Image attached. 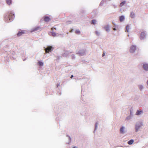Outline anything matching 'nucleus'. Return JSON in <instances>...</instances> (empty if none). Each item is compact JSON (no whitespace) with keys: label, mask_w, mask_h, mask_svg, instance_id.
<instances>
[{"label":"nucleus","mask_w":148,"mask_h":148,"mask_svg":"<svg viewBox=\"0 0 148 148\" xmlns=\"http://www.w3.org/2000/svg\"><path fill=\"white\" fill-rule=\"evenodd\" d=\"M136 49V47L135 45H132L131 46L130 51L131 53H133L134 52Z\"/></svg>","instance_id":"f257e3e1"},{"label":"nucleus","mask_w":148,"mask_h":148,"mask_svg":"<svg viewBox=\"0 0 148 148\" xmlns=\"http://www.w3.org/2000/svg\"><path fill=\"white\" fill-rule=\"evenodd\" d=\"M14 14L11 12L9 13L8 18L10 21L12 20L14 18Z\"/></svg>","instance_id":"f03ea898"},{"label":"nucleus","mask_w":148,"mask_h":148,"mask_svg":"<svg viewBox=\"0 0 148 148\" xmlns=\"http://www.w3.org/2000/svg\"><path fill=\"white\" fill-rule=\"evenodd\" d=\"M52 49V47L51 46L48 47L45 49V51L46 53H49L50 52Z\"/></svg>","instance_id":"7ed1b4c3"},{"label":"nucleus","mask_w":148,"mask_h":148,"mask_svg":"<svg viewBox=\"0 0 148 148\" xmlns=\"http://www.w3.org/2000/svg\"><path fill=\"white\" fill-rule=\"evenodd\" d=\"M146 36V34L144 32H142L141 33L140 38L141 40L143 39Z\"/></svg>","instance_id":"20e7f679"},{"label":"nucleus","mask_w":148,"mask_h":148,"mask_svg":"<svg viewBox=\"0 0 148 148\" xmlns=\"http://www.w3.org/2000/svg\"><path fill=\"white\" fill-rule=\"evenodd\" d=\"M143 67L144 70L146 71H148V64H145L143 65Z\"/></svg>","instance_id":"39448f33"},{"label":"nucleus","mask_w":148,"mask_h":148,"mask_svg":"<svg viewBox=\"0 0 148 148\" xmlns=\"http://www.w3.org/2000/svg\"><path fill=\"white\" fill-rule=\"evenodd\" d=\"M40 28L39 27H36L33 29L32 32H34L35 31L40 30Z\"/></svg>","instance_id":"423d86ee"},{"label":"nucleus","mask_w":148,"mask_h":148,"mask_svg":"<svg viewBox=\"0 0 148 148\" xmlns=\"http://www.w3.org/2000/svg\"><path fill=\"white\" fill-rule=\"evenodd\" d=\"M44 21L46 22H49L50 20V18L47 16L44 17Z\"/></svg>","instance_id":"0eeeda50"},{"label":"nucleus","mask_w":148,"mask_h":148,"mask_svg":"<svg viewBox=\"0 0 148 148\" xmlns=\"http://www.w3.org/2000/svg\"><path fill=\"white\" fill-rule=\"evenodd\" d=\"M130 16L131 18H134L135 17V14L133 12H132L130 13Z\"/></svg>","instance_id":"6e6552de"},{"label":"nucleus","mask_w":148,"mask_h":148,"mask_svg":"<svg viewBox=\"0 0 148 148\" xmlns=\"http://www.w3.org/2000/svg\"><path fill=\"white\" fill-rule=\"evenodd\" d=\"M24 32L23 31L19 32L17 34V36H20L22 34H24Z\"/></svg>","instance_id":"1a4fd4ad"},{"label":"nucleus","mask_w":148,"mask_h":148,"mask_svg":"<svg viewBox=\"0 0 148 148\" xmlns=\"http://www.w3.org/2000/svg\"><path fill=\"white\" fill-rule=\"evenodd\" d=\"M104 29L106 31H108L109 30V27L108 25H106L104 27Z\"/></svg>","instance_id":"9d476101"},{"label":"nucleus","mask_w":148,"mask_h":148,"mask_svg":"<svg viewBox=\"0 0 148 148\" xmlns=\"http://www.w3.org/2000/svg\"><path fill=\"white\" fill-rule=\"evenodd\" d=\"M125 19V18L124 16H122L120 17H119V20L120 22H122Z\"/></svg>","instance_id":"9b49d317"},{"label":"nucleus","mask_w":148,"mask_h":148,"mask_svg":"<svg viewBox=\"0 0 148 148\" xmlns=\"http://www.w3.org/2000/svg\"><path fill=\"white\" fill-rule=\"evenodd\" d=\"M126 3V1H123L121 2L120 4V6L121 7L124 5Z\"/></svg>","instance_id":"f8f14e48"},{"label":"nucleus","mask_w":148,"mask_h":148,"mask_svg":"<svg viewBox=\"0 0 148 148\" xmlns=\"http://www.w3.org/2000/svg\"><path fill=\"white\" fill-rule=\"evenodd\" d=\"M143 112V111L142 110H138L137 112H136V114L137 115H139L140 114Z\"/></svg>","instance_id":"ddd939ff"},{"label":"nucleus","mask_w":148,"mask_h":148,"mask_svg":"<svg viewBox=\"0 0 148 148\" xmlns=\"http://www.w3.org/2000/svg\"><path fill=\"white\" fill-rule=\"evenodd\" d=\"M6 2L9 5H10L12 3V0H6Z\"/></svg>","instance_id":"4468645a"},{"label":"nucleus","mask_w":148,"mask_h":148,"mask_svg":"<svg viewBox=\"0 0 148 148\" xmlns=\"http://www.w3.org/2000/svg\"><path fill=\"white\" fill-rule=\"evenodd\" d=\"M124 128L123 127H122L120 128V131L121 133L122 134L124 133Z\"/></svg>","instance_id":"2eb2a0df"},{"label":"nucleus","mask_w":148,"mask_h":148,"mask_svg":"<svg viewBox=\"0 0 148 148\" xmlns=\"http://www.w3.org/2000/svg\"><path fill=\"white\" fill-rule=\"evenodd\" d=\"M133 142L134 140L132 139L128 141L127 142V143L129 145H131L133 143Z\"/></svg>","instance_id":"dca6fc26"},{"label":"nucleus","mask_w":148,"mask_h":148,"mask_svg":"<svg viewBox=\"0 0 148 148\" xmlns=\"http://www.w3.org/2000/svg\"><path fill=\"white\" fill-rule=\"evenodd\" d=\"M129 27L130 26L128 25H127L126 27V29L127 32H129Z\"/></svg>","instance_id":"f3484780"},{"label":"nucleus","mask_w":148,"mask_h":148,"mask_svg":"<svg viewBox=\"0 0 148 148\" xmlns=\"http://www.w3.org/2000/svg\"><path fill=\"white\" fill-rule=\"evenodd\" d=\"M91 23L95 25L96 23V21L95 20H93L92 21Z\"/></svg>","instance_id":"a211bd4d"},{"label":"nucleus","mask_w":148,"mask_h":148,"mask_svg":"<svg viewBox=\"0 0 148 148\" xmlns=\"http://www.w3.org/2000/svg\"><path fill=\"white\" fill-rule=\"evenodd\" d=\"M38 64L40 66H42L43 64V62H38Z\"/></svg>","instance_id":"6ab92c4d"},{"label":"nucleus","mask_w":148,"mask_h":148,"mask_svg":"<svg viewBox=\"0 0 148 148\" xmlns=\"http://www.w3.org/2000/svg\"><path fill=\"white\" fill-rule=\"evenodd\" d=\"M75 33L77 34H79L80 33V31L79 30H77L75 31Z\"/></svg>","instance_id":"aec40b11"},{"label":"nucleus","mask_w":148,"mask_h":148,"mask_svg":"<svg viewBox=\"0 0 148 148\" xmlns=\"http://www.w3.org/2000/svg\"><path fill=\"white\" fill-rule=\"evenodd\" d=\"M95 33L97 36H99V32L97 31H96V32H95Z\"/></svg>","instance_id":"412c9836"},{"label":"nucleus","mask_w":148,"mask_h":148,"mask_svg":"<svg viewBox=\"0 0 148 148\" xmlns=\"http://www.w3.org/2000/svg\"><path fill=\"white\" fill-rule=\"evenodd\" d=\"M52 35L53 36V37H55L56 36V33L54 32H52Z\"/></svg>","instance_id":"4be33fe9"},{"label":"nucleus","mask_w":148,"mask_h":148,"mask_svg":"<svg viewBox=\"0 0 148 148\" xmlns=\"http://www.w3.org/2000/svg\"><path fill=\"white\" fill-rule=\"evenodd\" d=\"M140 127H138L137 126H136L135 127V129H136V131H137L138 129Z\"/></svg>","instance_id":"5701e85b"},{"label":"nucleus","mask_w":148,"mask_h":148,"mask_svg":"<svg viewBox=\"0 0 148 148\" xmlns=\"http://www.w3.org/2000/svg\"><path fill=\"white\" fill-rule=\"evenodd\" d=\"M51 29L52 31H53L54 30V29L56 30V28L54 27H52Z\"/></svg>","instance_id":"b1692460"},{"label":"nucleus","mask_w":148,"mask_h":148,"mask_svg":"<svg viewBox=\"0 0 148 148\" xmlns=\"http://www.w3.org/2000/svg\"><path fill=\"white\" fill-rule=\"evenodd\" d=\"M143 88V87L142 86H139V88L141 90L142 88Z\"/></svg>","instance_id":"393cba45"},{"label":"nucleus","mask_w":148,"mask_h":148,"mask_svg":"<svg viewBox=\"0 0 148 148\" xmlns=\"http://www.w3.org/2000/svg\"><path fill=\"white\" fill-rule=\"evenodd\" d=\"M105 53H103V54H102V56H105Z\"/></svg>","instance_id":"a878e982"},{"label":"nucleus","mask_w":148,"mask_h":148,"mask_svg":"<svg viewBox=\"0 0 148 148\" xmlns=\"http://www.w3.org/2000/svg\"><path fill=\"white\" fill-rule=\"evenodd\" d=\"M79 52H78V53L80 55H82V54H81V53H79Z\"/></svg>","instance_id":"bb28decb"},{"label":"nucleus","mask_w":148,"mask_h":148,"mask_svg":"<svg viewBox=\"0 0 148 148\" xmlns=\"http://www.w3.org/2000/svg\"><path fill=\"white\" fill-rule=\"evenodd\" d=\"M73 77V75H72L71 76V78H72Z\"/></svg>","instance_id":"cd10ccee"},{"label":"nucleus","mask_w":148,"mask_h":148,"mask_svg":"<svg viewBox=\"0 0 148 148\" xmlns=\"http://www.w3.org/2000/svg\"><path fill=\"white\" fill-rule=\"evenodd\" d=\"M147 84L148 85V80L147 81Z\"/></svg>","instance_id":"c85d7f7f"},{"label":"nucleus","mask_w":148,"mask_h":148,"mask_svg":"<svg viewBox=\"0 0 148 148\" xmlns=\"http://www.w3.org/2000/svg\"><path fill=\"white\" fill-rule=\"evenodd\" d=\"M113 29L114 30H116V29L115 28H114Z\"/></svg>","instance_id":"c756f323"},{"label":"nucleus","mask_w":148,"mask_h":148,"mask_svg":"<svg viewBox=\"0 0 148 148\" xmlns=\"http://www.w3.org/2000/svg\"><path fill=\"white\" fill-rule=\"evenodd\" d=\"M83 53H84V51H83Z\"/></svg>","instance_id":"7c9ffc66"},{"label":"nucleus","mask_w":148,"mask_h":148,"mask_svg":"<svg viewBox=\"0 0 148 148\" xmlns=\"http://www.w3.org/2000/svg\"><path fill=\"white\" fill-rule=\"evenodd\" d=\"M73 148H76L75 147H74Z\"/></svg>","instance_id":"2f4dec72"}]
</instances>
